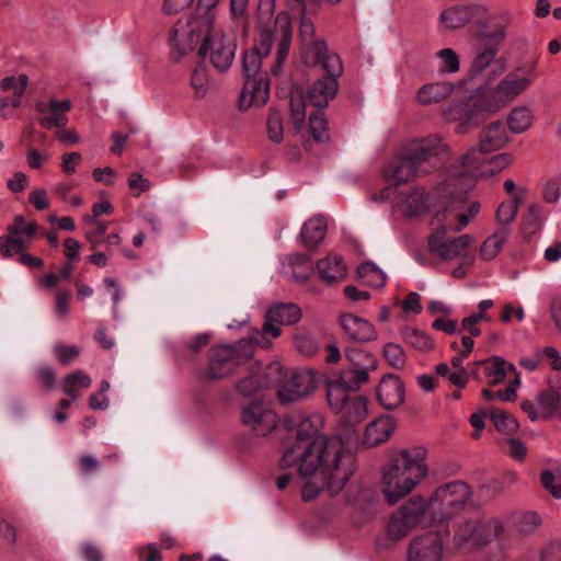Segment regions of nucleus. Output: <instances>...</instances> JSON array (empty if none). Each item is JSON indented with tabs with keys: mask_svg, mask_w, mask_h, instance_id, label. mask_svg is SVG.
Returning <instances> with one entry per match:
<instances>
[{
	"mask_svg": "<svg viewBox=\"0 0 561 561\" xmlns=\"http://www.w3.org/2000/svg\"><path fill=\"white\" fill-rule=\"evenodd\" d=\"M317 432L309 421L302 422L279 460L280 469L298 467L304 501H312L324 489L339 494L355 471V455L341 437L317 436Z\"/></svg>",
	"mask_w": 561,
	"mask_h": 561,
	"instance_id": "f257e3e1",
	"label": "nucleus"
},
{
	"mask_svg": "<svg viewBox=\"0 0 561 561\" xmlns=\"http://www.w3.org/2000/svg\"><path fill=\"white\" fill-rule=\"evenodd\" d=\"M427 449L416 446L393 450L382 469L381 490L388 504L394 505L410 494L428 474Z\"/></svg>",
	"mask_w": 561,
	"mask_h": 561,
	"instance_id": "f03ea898",
	"label": "nucleus"
},
{
	"mask_svg": "<svg viewBox=\"0 0 561 561\" xmlns=\"http://www.w3.org/2000/svg\"><path fill=\"white\" fill-rule=\"evenodd\" d=\"M219 0H199L197 12L186 20H178L170 30L169 44L171 58L180 61L184 56L192 53L213 28L215 15L211 12Z\"/></svg>",
	"mask_w": 561,
	"mask_h": 561,
	"instance_id": "7ed1b4c3",
	"label": "nucleus"
},
{
	"mask_svg": "<svg viewBox=\"0 0 561 561\" xmlns=\"http://www.w3.org/2000/svg\"><path fill=\"white\" fill-rule=\"evenodd\" d=\"M512 534L499 518L482 520L469 518L458 524L453 541L458 549L471 547L482 549L493 539H497L501 550L511 548L510 539Z\"/></svg>",
	"mask_w": 561,
	"mask_h": 561,
	"instance_id": "20e7f679",
	"label": "nucleus"
},
{
	"mask_svg": "<svg viewBox=\"0 0 561 561\" xmlns=\"http://www.w3.org/2000/svg\"><path fill=\"white\" fill-rule=\"evenodd\" d=\"M472 491L462 481H453L438 486L428 500L430 522L444 523L460 514L470 503Z\"/></svg>",
	"mask_w": 561,
	"mask_h": 561,
	"instance_id": "39448f33",
	"label": "nucleus"
},
{
	"mask_svg": "<svg viewBox=\"0 0 561 561\" xmlns=\"http://www.w3.org/2000/svg\"><path fill=\"white\" fill-rule=\"evenodd\" d=\"M252 334L232 345H219L211 348L207 376L211 379H222L233 374L237 368L254 355Z\"/></svg>",
	"mask_w": 561,
	"mask_h": 561,
	"instance_id": "423d86ee",
	"label": "nucleus"
},
{
	"mask_svg": "<svg viewBox=\"0 0 561 561\" xmlns=\"http://www.w3.org/2000/svg\"><path fill=\"white\" fill-rule=\"evenodd\" d=\"M300 319L301 310L296 304H275L267 309L262 330H254L251 332L252 340L256 343L257 346L262 348H270L272 342L266 337L267 334L274 339L278 337L282 332L278 325H293Z\"/></svg>",
	"mask_w": 561,
	"mask_h": 561,
	"instance_id": "0eeeda50",
	"label": "nucleus"
},
{
	"mask_svg": "<svg viewBox=\"0 0 561 561\" xmlns=\"http://www.w3.org/2000/svg\"><path fill=\"white\" fill-rule=\"evenodd\" d=\"M428 516V501L421 495H413L403 503L388 523L391 539L400 540L422 524Z\"/></svg>",
	"mask_w": 561,
	"mask_h": 561,
	"instance_id": "6e6552de",
	"label": "nucleus"
},
{
	"mask_svg": "<svg viewBox=\"0 0 561 561\" xmlns=\"http://www.w3.org/2000/svg\"><path fill=\"white\" fill-rule=\"evenodd\" d=\"M493 113L494 111L482 94L469 103L449 106L443 112V116L447 122L456 125L457 134L463 135L474 129L488 115Z\"/></svg>",
	"mask_w": 561,
	"mask_h": 561,
	"instance_id": "1a4fd4ad",
	"label": "nucleus"
},
{
	"mask_svg": "<svg viewBox=\"0 0 561 561\" xmlns=\"http://www.w3.org/2000/svg\"><path fill=\"white\" fill-rule=\"evenodd\" d=\"M314 67H320L327 76L317 80L307 93V102L322 110L334 99L339 90L337 77L342 75V64L339 56H327Z\"/></svg>",
	"mask_w": 561,
	"mask_h": 561,
	"instance_id": "9d476101",
	"label": "nucleus"
},
{
	"mask_svg": "<svg viewBox=\"0 0 561 561\" xmlns=\"http://www.w3.org/2000/svg\"><path fill=\"white\" fill-rule=\"evenodd\" d=\"M237 49L236 41L221 31L213 28L199 45L198 56L209 57V61L218 72L227 71L232 65Z\"/></svg>",
	"mask_w": 561,
	"mask_h": 561,
	"instance_id": "9b49d317",
	"label": "nucleus"
},
{
	"mask_svg": "<svg viewBox=\"0 0 561 561\" xmlns=\"http://www.w3.org/2000/svg\"><path fill=\"white\" fill-rule=\"evenodd\" d=\"M535 68V61L525 67H518L516 71L507 73L493 90L483 94L494 113L526 91L531 84L530 78L519 77L517 71L525 69L526 73H531Z\"/></svg>",
	"mask_w": 561,
	"mask_h": 561,
	"instance_id": "f8f14e48",
	"label": "nucleus"
},
{
	"mask_svg": "<svg viewBox=\"0 0 561 561\" xmlns=\"http://www.w3.org/2000/svg\"><path fill=\"white\" fill-rule=\"evenodd\" d=\"M408 557L409 561H440L448 557L443 535L430 530L415 536L409 543Z\"/></svg>",
	"mask_w": 561,
	"mask_h": 561,
	"instance_id": "ddd939ff",
	"label": "nucleus"
},
{
	"mask_svg": "<svg viewBox=\"0 0 561 561\" xmlns=\"http://www.w3.org/2000/svg\"><path fill=\"white\" fill-rule=\"evenodd\" d=\"M299 38L302 59L307 66L314 67L327 56H337L328 51L327 43L323 39L316 37L314 25L309 15L301 14L300 16Z\"/></svg>",
	"mask_w": 561,
	"mask_h": 561,
	"instance_id": "4468645a",
	"label": "nucleus"
},
{
	"mask_svg": "<svg viewBox=\"0 0 561 561\" xmlns=\"http://www.w3.org/2000/svg\"><path fill=\"white\" fill-rule=\"evenodd\" d=\"M317 388L316 375L312 370L294 371L278 388L277 396L283 404L301 400Z\"/></svg>",
	"mask_w": 561,
	"mask_h": 561,
	"instance_id": "2eb2a0df",
	"label": "nucleus"
},
{
	"mask_svg": "<svg viewBox=\"0 0 561 561\" xmlns=\"http://www.w3.org/2000/svg\"><path fill=\"white\" fill-rule=\"evenodd\" d=\"M241 420L256 436H266L277 426L276 413L263 400H254L243 408Z\"/></svg>",
	"mask_w": 561,
	"mask_h": 561,
	"instance_id": "dca6fc26",
	"label": "nucleus"
},
{
	"mask_svg": "<svg viewBox=\"0 0 561 561\" xmlns=\"http://www.w3.org/2000/svg\"><path fill=\"white\" fill-rule=\"evenodd\" d=\"M348 367L341 370L340 375L344 376V380H352L353 385L362 386L369 379V373L376 370V357L363 350L351 348L345 353Z\"/></svg>",
	"mask_w": 561,
	"mask_h": 561,
	"instance_id": "f3484780",
	"label": "nucleus"
},
{
	"mask_svg": "<svg viewBox=\"0 0 561 561\" xmlns=\"http://www.w3.org/2000/svg\"><path fill=\"white\" fill-rule=\"evenodd\" d=\"M488 13V7L482 3L458 4L442 11L439 22L447 30H459L471 21L479 22Z\"/></svg>",
	"mask_w": 561,
	"mask_h": 561,
	"instance_id": "a211bd4d",
	"label": "nucleus"
},
{
	"mask_svg": "<svg viewBox=\"0 0 561 561\" xmlns=\"http://www.w3.org/2000/svg\"><path fill=\"white\" fill-rule=\"evenodd\" d=\"M461 203L456 195L450 193L449 201L434 215L432 220L434 232L455 233L468 225V217L461 213Z\"/></svg>",
	"mask_w": 561,
	"mask_h": 561,
	"instance_id": "6ab92c4d",
	"label": "nucleus"
},
{
	"mask_svg": "<svg viewBox=\"0 0 561 561\" xmlns=\"http://www.w3.org/2000/svg\"><path fill=\"white\" fill-rule=\"evenodd\" d=\"M448 151V146L440 135H431L413 141L408 148V153L421 169H431L435 164L431 162Z\"/></svg>",
	"mask_w": 561,
	"mask_h": 561,
	"instance_id": "aec40b11",
	"label": "nucleus"
},
{
	"mask_svg": "<svg viewBox=\"0 0 561 561\" xmlns=\"http://www.w3.org/2000/svg\"><path fill=\"white\" fill-rule=\"evenodd\" d=\"M470 243L471 238L468 234L451 240L446 239L445 234L440 232H433L428 237L430 251L444 261H451L456 257L465 256Z\"/></svg>",
	"mask_w": 561,
	"mask_h": 561,
	"instance_id": "412c9836",
	"label": "nucleus"
},
{
	"mask_svg": "<svg viewBox=\"0 0 561 561\" xmlns=\"http://www.w3.org/2000/svg\"><path fill=\"white\" fill-rule=\"evenodd\" d=\"M536 402L537 409L530 400H524L520 408L531 421L550 420L554 416L558 408L561 407V397L557 390L547 389L537 394Z\"/></svg>",
	"mask_w": 561,
	"mask_h": 561,
	"instance_id": "4be33fe9",
	"label": "nucleus"
},
{
	"mask_svg": "<svg viewBox=\"0 0 561 561\" xmlns=\"http://www.w3.org/2000/svg\"><path fill=\"white\" fill-rule=\"evenodd\" d=\"M268 98L270 82L266 75H261L259 78L244 79L238 105L241 111L252 106L261 107L267 103Z\"/></svg>",
	"mask_w": 561,
	"mask_h": 561,
	"instance_id": "5701e85b",
	"label": "nucleus"
},
{
	"mask_svg": "<svg viewBox=\"0 0 561 561\" xmlns=\"http://www.w3.org/2000/svg\"><path fill=\"white\" fill-rule=\"evenodd\" d=\"M71 102L69 100L58 101L57 99H49V101H39L35 104V110L43 116L38 119L42 127L51 129L53 127L61 128L68 124L66 113L71 110Z\"/></svg>",
	"mask_w": 561,
	"mask_h": 561,
	"instance_id": "b1692460",
	"label": "nucleus"
},
{
	"mask_svg": "<svg viewBox=\"0 0 561 561\" xmlns=\"http://www.w3.org/2000/svg\"><path fill=\"white\" fill-rule=\"evenodd\" d=\"M404 385L399 376L387 374L377 388V399L386 410H393L404 401Z\"/></svg>",
	"mask_w": 561,
	"mask_h": 561,
	"instance_id": "393cba45",
	"label": "nucleus"
},
{
	"mask_svg": "<svg viewBox=\"0 0 561 561\" xmlns=\"http://www.w3.org/2000/svg\"><path fill=\"white\" fill-rule=\"evenodd\" d=\"M340 323L344 333L351 341L370 342L377 337L374 325L360 317L351 313L342 314Z\"/></svg>",
	"mask_w": 561,
	"mask_h": 561,
	"instance_id": "a878e982",
	"label": "nucleus"
},
{
	"mask_svg": "<svg viewBox=\"0 0 561 561\" xmlns=\"http://www.w3.org/2000/svg\"><path fill=\"white\" fill-rule=\"evenodd\" d=\"M397 423L391 415H381L366 425L363 445L367 447H375L386 443L393 431Z\"/></svg>",
	"mask_w": 561,
	"mask_h": 561,
	"instance_id": "bb28decb",
	"label": "nucleus"
},
{
	"mask_svg": "<svg viewBox=\"0 0 561 561\" xmlns=\"http://www.w3.org/2000/svg\"><path fill=\"white\" fill-rule=\"evenodd\" d=\"M510 140L503 122L496 121L485 126L479 134L478 145L480 152L491 153L502 149Z\"/></svg>",
	"mask_w": 561,
	"mask_h": 561,
	"instance_id": "cd10ccee",
	"label": "nucleus"
},
{
	"mask_svg": "<svg viewBox=\"0 0 561 561\" xmlns=\"http://www.w3.org/2000/svg\"><path fill=\"white\" fill-rule=\"evenodd\" d=\"M360 386L353 385L352 380H344V376L339 374L334 380L327 383V399L332 410L340 413L344 410L350 400V392L357 391Z\"/></svg>",
	"mask_w": 561,
	"mask_h": 561,
	"instance_id": "c85d7f7f",
	"label": "nucleus"
},
{
	"mask_svg": "<svg viewBox=\"0 0 561 561\" xmlns=\"http://www.w3.org/2000/svg\"><path fill=\"white\" fill-rule=\"evenodd\" d=\"M489 32H482L479 37L482 41H488L499 47L505 42L507 37V28L512 25L514 16L510 11H503L492 15H486Z\"/></svg>",
	"mask_w": 561,
	"mask_h": 561,
	"instance_id": "c756f323",
	"label": "nucleus"
},
{
	"mask_svg": "<svg viewBox=\"0 0 561 561\" xmlns=\"http://www.w3.org/2000/svg\"><path fill=\"white\" fill-rule=\"evenodd\" d=\"M275 35L279 38L275 64L271 68L272 72L277 75L284 64L291 42V24L286 14H278L275 21Z\"/></svg>",
	"mask_w": 561,
	"mask_h": 561,
	"instance_id": "7c9ffc66",
	"label": "nucleus"
},
{
	"mask_svg": "<svg viewBox=\"0 0 561 561\" xmlns=\"http://www.w3.org/2000/svg\"><path fill=\"white\" fill-rule=\"evenodd\" d=\"M500 48L501 47L488 41H484V43L477 45L473 49L470 76L472 78L478 77L492 65H496L499 62L496 56L500 51Z\"/></svg>",
	"mask_w": 561,
	"mask_h": 561,
	"instance_id": "2f4dec72",
	"label": "nucleus"
},
{
	"mask_svg": "<svg viewBox=\"0 0 561 561\" xmlns=\"http://www.w3.org/2000/svg\"><path fill=\"white\" fill-rule=\"evenodd\" d=\"M428 172V169H421L417 165V162H415L413 158L408 152H405L387 169L386 174L388 178L396 180L398 183H402Z\"/></svg>",
	"mask_w": 561,
	"mask_h": 561,
	"instance_id": "473e14b6",
	"label": "nucleus"
},
{
	"mask_svg": "<svg viewBox=\"0 0 561 561\" xmlns=\"http://www.w3.org/2000/svg\"><path fill=\"white\" fill-rule=\"evenodd\" d=\"M321 279L329 286L342 282L346 276V265L341 256H327L317 263Z\"/></svg>",
	"mask_w": 561,
	"mask_h": 561,
	"instance_id": "72a5a7b5",
	"label": "nucleus"
},
{
	"mask_svg": "<svg viewBox=\"0 0 561 561\" xmlns=\"http://www.w3.org/2000/svg\"><path fill=\"white\" fill-rule=\"evenodd\" d=\"M454 91L448 82H435L424 84L417 91V101L422 105H431L447 99Z\"/></svg>",
	"mask_w": 561,
	"mask_h": 561,
	"instance_id": "f704fd0d",
	"label": "nucleus"
},
{
	"mask_svg": "<svg viewBox=\"0 0 561 561\" xmlns=\"http://www.w3.org/2000/svg\"><path fill=\"white\" fill-rule=\"evenodd\" d=\"M327 222L322 217L310 218L301 229V239L306 248L314 249L324 239Z\"/></svg>",
	"mask_w": 561,
	"mask_h": 561,
	"instance_id": "c9c22d12",
	"label": "nucleus"
},
{
	"mask_svg": "<svg viewBox=\"0 0 561 561\" xmlns=\"http://www.w3.org/2000/svg\"><path fill=\"white\" fill-rule=\"evenodd\" d=\"M510 234V227H500L482 243L480 249L481 256L486 261L493 260L502 250V247Z\"/></svg>",
	"mask_w": 561,
	"mask_h": 561,
	"instance_id": "e433bc0d",
	"label": "nucleus"
},
{
	"mask_svg": "<svg viewBox=\"0 0 561 561\" xmlns=\"http://www.w3.org/2000/svg\"><path fill=\"white\" fill-rule=\"evenodd\" d=\"M428 195L421 188H416L402 198L403 213L407 217L416 216L428 207Z\"/></svg>",
	"mask_w": 561,
	"mask_h": 561,
	"instance_id": "4c0bfd02",
	"label": "nucleus"
},
{
	"mask_svg": "<svg viewBox=\"0 0 561 561\" xmlns=\"http://www.w3.org/2000/svg\"><path fill=\"white\" fill-rule=\"evenodd\" d=\"M31 239L25 234L16 232V234L8 232L0 238V249L4 256H12L22 253L30 244Z\"/></svg>",
	"mask_w": 561,
	"mask_h": 561,
	"instance_id": "58836bf2",
	"label": "nucleus"
},
{
	"mask_svg": "<svg viewBox=\"0 0 561 561\" xmlns=\"http://www.w3.org/2000/svg\"><path fill=\"white\" fill-rule=\"evenodd\" d=\"M483 364L485 365V375L492 377L489 382L491 386L501 383L508 371H515V367L501 357H493L489 362H483Z\"/></svg>",
	"mask_w": 561,
	"mask_h": 561,
	"instance_id": "ea45409f",
	"label": "nucleus"
},
{
	"mask_svg": "<svg viewBox=\"0 0 561 561\" xmlns=\"http://www.w3.org/2000/svg\"><path fill=\"white\" fill-rule=\"evenodd\" d=\"M343 411L345 421L350 425L358 424L367 416V399L364 397H354L348 400Z\"/></svg>",
	"mask_w": 561,
	"mask_h": 561,
	"instance_id": "a19ab883",
	"label": "nucleus"
},
{
	"mask_svg": "<svg viewBox=\"0 0 561 561\" xmlns=\"http://www.w3.org/2000/svg\"><path fill=\"white\" fill-rule=\"evenodd\" d=\"M309 131L313 141L324 145L330 141L328 121L321 111H317L309 117Z\"/></svg>",
	"mask_w": 561,
	"mask_h": 561,
	"instance_id": "79ce46f5",
	"label": "nucleus"
},
{
	"mask_svg": "<svg viewBox=\"0 0 561 561\" xmlns=\"http://www.w3.org/2000/svg\"><path fill=\"white\" fill-rule=\"evenodd\" d=\"M267 386V378L261 371H253L251 375L237 382V391L245 397H251Z\"/></svg>",
	"mask_w": 561,
	"mask_h": 561,
	"instance_id": "37998d69",
	"label": "nucleus"
},
{
	"mask_svg": "<svg viewBox=\"0 0 561 561\" xmlns=\"http://www.w3.org/2000/svg\"><path fill=\"white\" fill-rule=\"evenodd\" d=\"M542 208L538 204L529 205L527 214L523 217L522 230L525 237L537 233L542 226Z\"/></svg>",
	"mask_w": 561,
	"mask_h": 561,
	"instance_id": "c03bdc74",
	"label": "nucleus"
},
{
	"mask_svg": "<svg viewBox=\"0 0 561 561\" xmlns=\"http://www.w3.org/2000/svg\"><path fill=\"white\" fill-rule=\"evenodd\" d=\"M402 337L407 344L417 351L426 352L434 346L432 337L416 328H405L402 331Z\"/></svg>",
	"mask_w": 561,
	"mask_h": 561,
	"instance_id": "a18cd8bd",
	"label": "nucleus"
},
{
	"mask_svg": "<svg viewBox=\"0 0 561 561\" xmlns=\"http://www.w3.org/2000/svg\"><path fill=\"white\" fill-rule=\"evenodd\" d=\"M531 124V114L527 107L514 108L507 118L510 130L519 134L529 128Z\"/></svg>",
	"mask_w": 561,
	"mask_h": 561,
	"instance_id": "49530a36",
	"label": "nucleus"
},
{
	"mask_svg": "<svg viewBox=\"0 0 561 561\" xmlns=\"http://www.w3.org/2000/svg\"><path fill=\"white\" fill-rule=\"evenodd\" d=\"M266 130L268 139L279 144L284 137L283 116L279 111L273 108L266 119Z\"/></svg>",
	"mask_w": 561,
	"mask_h": 561,
	"instance_id": "de8ad7c7",
	"label": "nucleus"
},
{
	"mask_svg": "<svg viewBox=\"0 0 561 561\" xmlns=\"http://www.w3.org/2000/svg\"><path fill=\"white\" fill-rule=\"evenodd\" d=\"M210 81L208 79L207 69L205 66H197L191 77V87L195 91V96L198 99L204 98L210 89Z\"/></svg>",
	"mask_w": 561,
	"mask_h": 561,
	"instance_id": "09e8293b",
	"label": "nucleus"
},
{
	"mask_svg": "<svg viewBox=\"0 0 561 561\" xmlns=\"http://www.w3.org/2000/svg\"><path fill=\"white\" fill-rule=\"evenodd\" d=\"M262 58L252 50L245 51L242 56V71L244 79L259 78L261 75Z\"/></svg>",
	"mask_w": 561,
	"mask_h": 561,
	"instance_id": "8fccbe9b",
	"label": "nucleus"
},
{
	"mask_svg": "<svg viewBox=\"0 0 561 561\" xmlns=\"http://www.w3.org/2000/svg\"><path fill=\"white\" fill-rule=\"evenodd\" d=\"M296 350L304 356H313L319 351V343L307 332H297L294 336Z\"/></svg>",
	"mask_w": 561,
	"mask_h": 561,
	"instance_id": "3c124183",
	"label": "nucleus"
},
{
	"mask_svg": "<svg viewBox=\"0 0 561 561\" xmlns=\"http://www.w3.org/2000/svg\"><path fill=\"white\" fill-rule=\"evenodd\" d=\"M491 420L496 430L504 434H513L518 428L516 420L502 410H493L491 412Z\"/></svg>",
	"mask_w": 561,
	"mask_h": 561,
	"instance_id": "603ef678",
	"label": "nucleus"
},
{
	"mask_svg": "<svg viewBox=\"0 0 561 561\" xmlns=\"http://www.w3.org/2000/svg\"><path fill=\"white\" fill-rule=\"evenodd\" d=\"M383 357L387 363L396 369H401L405 365V354L399 344H386L383 347Z\"/></svg>",
	"mask_w": 561,
	"mask_h": 561,
	"instance_id": "864d4df0",
	"label": "nucleus"
},
{
	"mask_svg": "<svg viewBox=\"0 0 561 561\" xmlns=\"http://www.w3.org/2000/svg\"><path fill=\"white\" fill-rule=\"evenodd\" d=\"M28 84V77L24 73L18 78L13 76L4 77L0 81V89L2 91H13L14 96H22Z\"/></svg>",
	"mask_w": 561,
	"mask_h": 561,
	"instance_id": "5fc2aeb1",
	"label": "nucleus"
},
{
	"mask_svg": "<svg viewBox=\"0 0 561 561\" xmlns=\"http://www.w3.org/2000/svg\"><path fill=\"white\" fill-rule=\"evenodd\" d=\"M290 116L293 119V123L297 129L300 128L301 124L304 123L306 118V104H309L307 102V96L302 98L299 96H291L290 99Z\"/></svg>",
	"mask_w": 561,
	"mask_h": 561,
	"instance_id": "6e6d98bb",
	"label": "nucleus"
},
{
	"mask_svg": "<svg viewBox=\"0 0 561 561\" xmlns=\"http://www.w3.org/2000/svg\"><path fill=\"white\" fill-rule=\"evenodd\" d=\"M37 231V224L35 221L26 222L23 216L18 215L13 219V224L8 227V232L16 234L23 233L28 239H32Z\"/></svg>",
	"mask_w": 561,
	"mask_h": 561,
	"instance_id": "4d7b16f0",
	"label": "nucleus"
},
{
	"mask_svg": "<svg viewBox=\"0 0 561 561\" xmlns=\"http://www.w3.org/2000/svg\"><path fill=\"white\" fill-rule=\"evenodd\" d=\"M85 225L90 226V229L85 232V237L90 243H93L94 239L102 237L107 229V224L90 216L89 214L83 217Z\"/></svg>",
	"mask_w": 561,
	"mask_h": 561,
	"instance_id": "13d9d810",
	"label": "nucleus"
},
{
	"mask_svg": "<svg viewBox=\"0 0 561 561\" xmlns=\"http://www.w3.org/2000/svg\"><path fill=\"white\" fill-rule=\"evenodd\" d=\"M357 274L360 278L371 277V282H374L377 286H382L386 279L383 273L374 263L370 262L360 264L357 267Z\"/></svg>",
	"mask_w": 561,
	"mask_h": 561,
	"instance_id": "bf43d9fd",
	"label": "nucleus"
},
{
	"mask_svg": "<svg viewBox=\"0 0 561 561\" xmlns=\"http://www.w3.org/2000/svg\"><path fill=\"white\" fill-rule=\"evenodd\" d=\"M437 57L442 60V68L450 73L459 70V57L451 48H444L437 53Z\"/></svg>",
	"mask_w": 561,
	"mask_h": 561,
	"instance_id": "052dcab7",
	"label": "nucleus"
},
{
	"mask_svg": "<svg viewBox=\"0 0 561 561\" xmlns=\"http://www.w3.org/2000/svg\"><path fill=\"white\" fill-rule=\"evenodd\" d=\"M517 215L515 203H502L496 210V221L500 227H508Z\"/></svg>",
	"mask_w": 561,
	"mask_h": 561,
	"instance_id": "680f3d73",
	"label": "nucleus"
},
{
	"mask_svg": "<svg viewBox=\"0 0 561 561\" xmlns=\"http://www.w3.org/2000/svg\"><path fill=\"white\" fill-rule=\"evenodd\" d=\"M78 468L82 476H90L101 469V462L91 454H83L78 458Z\"/></svg>",
	"mask_w": 561,
	"mask_h": 561,
	"instance_id": "e2e57ef3",
	"label": "nucleus"
},
{
	"mask_svg": "<svg viewBox=\"0 0 561 561\" xmlns=\"http://www.w3.org/2000/svg\"><path fill=\"white\" fill-rule=\"evenodd\" d=\"M481 393H482V397L489 401L494 400V399H500V400L506 401V402H514L517 399V393L515 392L514 385H508V387L505 390H501L497 392H493L490 389L484 388V389H482Z\"/></svg>",
	"mask_w": 561,
	"mask_h": 561,
	"instance_id": "0e129e2a",
	"label": "nucleus"
},
{
	"mask_svg": "<svg viewBox=\"0 0 561 561\" xmlns=\"http://www.w3.org/2000/svg\"><path fill=\"white\" fill-rule=\"evenodd\" d=\"M539 516L534 512L524 513L518 520V531L523 535L531 534L539 525Z\"/></svg>",
	"mask_w": 561,
	"mask_h": 561,
	"instance_id": "69168bd1",
	"label": "nucleus"
},
{
	"mask_svg": "<svg viewBox=\"0 0 561 561\" xmlns=\"http://www.w3.org/2000/svg\"><path fill=\"white\" fill-rule=\"evenodd\" d=\"M55 354L62 365H69L73 359H76L79 356L80 348L76 345L67 346L57 344L55 346Z\"/></svg>",
	"mask_w": 561,
	"mask_h": 561,
	"instance_id": "338daca9",
	"label": "nucleus"
},
{
	"mask_svg": "<svg viewBox=\"0 0 561 561\" xmlns=\"http://www.w3.org/2000/svg\"><path fill=\"white\" fill-rule=\"evenodd\" d=\"M540 481L542 486L551 493L556 499H561V484H556V476L550 470H545L540 474Z\"/></svg>",
	"mask_w": 561,
	"mask_h": 561,
	"instance_id": "774afa93",
	"label": "nucleus"
}]
</instances>
